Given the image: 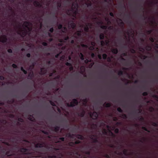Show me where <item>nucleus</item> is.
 Masks as SVG:
<instances>
[{
  "instance_id": "1",
  "label": "nucleus",
  "mask_w": 158,
  "mask_h": 158,
  "mask_svg": "<svg viewBox=\"0 0 158 158\" xmlns=\"http://www.w3.org/2000/svg\"><path fill=\"white\" fill-rule=\"evenodd\" d=\"M18 29V33L22 36H24L26 33L31 30V25L28 22H24L23 25L17 26Z\"/></svg>"
},
{
  "instance_id": "2",
  "label": "nucleus",
  "mask_w": 158,
  "mask_h": 158,
  "mask_svg": "<svg viewBox=\"0 0 158 158\" xmlns=\"http://www.w3.org/2000/svg\"><path fill=\"white\" fill-rule=\"evenodd\" d=\"M77 2H75L73 3L72 7V9L71 10V12L69 14L73 15V17H75L77 12Z\"/></svg>"
},
{
  "instance_id": "3",
  "label": "nucleus",
  "mask_w": 158,
  "mask_h": 158,
  "mask_svg": "<svg viewBox=\"0 0 158 158\" xmlns=\"http://www.w3.org/2000/svg\"><path fill=\"white\" fill-rule=\"evenodd\" d=\"M130 31L127 30L124 33V35L126 39L127 40H130L131 38H133L134 35L133 33H131L130 34Z\"/></svg>"
},
{
  "instance_id": "4",
  "label": "nucleus",
  "mask_w": 158,
  "mask_h": 158,
  "mask_svg": "<svg viewBox=\"0 0 158 158\" xmlns=\"http://www.w3.org/2000/svg\"><path fill=\"white\" fill-rule=\"evenodd\" d=\"M91 24H88L86 25V26L85 27L83 25H81L80 26L81 27L84 28V30L86 31H88L89 28H91Z\"/></svg>"
},
{
  "instance_id": "5",
  "label": "nucleus",
  "mask_w": 158,
  "mask_h": 158,
  "mask_svg": "<svg viewBox=\"0 0 158 158\" xmlns=\"http://www.w3.org/2000/svg\"><path fill=\"white\" fill-rule=\"evenodd\" d=\"M107 128L108 129L107 131H105V130H104L103 133H105V134H108V132L109 133V134L110 135H113V133L111 132V129L110 128V127L108 126H106Z\"/></svg>"
},
{
  "instance_id": "6",
  "label": "nucleus",
  "mask_w": 158,
  "mask_h": 158,
  "mask_svg": "<svg viewBox=\"0 0 158 158\" xmlns=\"http://www.w3.org/2000/svg\"><path fill=\"white\" fill-rule=\"evenodd\" d=\"M77 103V102L76 99H73L70 103V105L69 104H67L68 106H73L76 105Z\"/></svg>"
},
{
  "instance_id": "7",
  "label": "nucleus",
  "mask_w": 158,
  "mask_h": 158,
  "mask_svg": "<svg viewBox=\"0 0 158 158\" xmlns=\"http://www.w3.org/2000/svg\"><path fill=\"white\" fill-rule=\"evenodd\" d=\"M89 114L90 117L93 119H96L98 116V114L95 112H93L92 114L91 113Z\"/></svg>"
},
{
  "instance_id": "8",
  "label": "nucleus",
  "mask_w": 158,
  "mask_h": 158,
  "mask_svg": "<svg viewBox=\"0 0 158 158\" xmlns=\"http://www.w3.org/2000/svg\"><path fill=\"white\" fill-rule=\"evenodd\" d=\"M149 21L150 22V24L153 26L156 25V24L155 19L154 17L152 18L151 19H150Z\"/></svg>"
},
{
  "instance_id": "9",
  "label": "nucleus",
  "mask_w": 158,
  "mask_h": 158,
  "mask_svg": "<svg viewBox=\"0 0 158 158\" xmlns=\"http://www.w3.org/2000/svg\"><path fill=\"white\" fill-rule=\"evenodd\" d=\"M6 40V37L5 35H2L0 37V41L5 43Z\"/></svg>"
},
{
  "instance_id": "10",
  "label": "nucleus",
  "mask_w": 158,
  "mask_h": 158,
  "mask_svg": "<svg viewBox=\"0 0 158 158\" xmlns=\"http://www.w3.org/2000/svg\"><path fill=\"white\" fill-rule=\"evenodd\" d=\"M69 27L73 28L75 27V24L73 23V21H71L69 23Z\"/></svg>"
},
{
  "instance_id": "11",
  "label": "nucleus",
  "mask_w": 158,
  "mask_h": 158,
  "mask_svg": "<svg viewBox=\"0 0 158 158\" xmlns=\"http://www.w3.org/2000/svg\"><path fill=\"white\" fill-rule=\"evenodd\" d=\"M149 3L151 4L158 5V0H148Z\"/></svg>"
},
{
  "instance_id": "12",
  "label": "nucleus",
  "mask_w": 158,
  "mask_h": 158,
  "mask_svg": "<svg viewBox=\"0 0 158 158\" xmlns=\"http://www.w3.org/2000/svg\"><path fill=\"white\" fill-rule=\"evenodd\" d=\"M81 31H77L74 34V37L75 38H77L80 35Z\"/></svg>"
},
{
  "instance_id": "13",
  "label": "nucleus",
  "mask_w": 158,
  "mask_h": 158,
  "mask_svg": "<svg viewBox=\"0 0 158 158\" xmlns=\"http://www.w3.org/2000/svg\"><path fill=\"white\" fill-rule=\"evenodd\" d=\"M34 5L36 6H39V7L42 6L41 4L39 2H38L37 1H35L34 2Z\"/></svg>"
},
{
  "instance_id": "14",
  "label": "nucleus",
  "mask_w": 158,
  "mask_h": 158,
  "mask_svg": "<svg viewBox=\"0 0 158 158\" xmlns=\"http://www.w3.org/2000/svg\"><path fill=\"white\" fill-rule=\"evenodd\" d=\"M109 42V41L108 40H106L105 41V42H104L103 41H101V44L102 45H104L105 44L106 45H107L108 43Z\"/></svg>"
},
{
  "instance_id": "15",
  "label": "nucleus",
  "mask_w": 158,
  "mask_h": 158,
  "mask_svg": "<svg viewBox=\"0 0 158 158\" xmlns=\"http://www.w3.org/2000/svg\"><path fill=\"white\" fill-rule=\"evenodd\" d=\"M43 146V144H40V143H38L36 145L35 147L37 148L39 147L40 148L42 147Z\"/></svg>"
},
{
  "instance_id": "16",
  "label": "nucleus",
  "mask_w": 158,
  "mask_h": 158,
  "mask_svg": "<svg viewBox=\"0 0 158 158\" xmlns=\"http://www.w3.org/2000/svg\"><path fill=\"white\" fill-rule=\"evenodd\" d=\"M112 52L116 54L117 53L118 51L117 49H113L112 50Z\"/></svg>"
},
{
  "instance_id": "17",
  "label": "nucleus",
  "mask_w": 158,
  "mask_h": 158,
  "mask_svg": "<svg viewBox=\"0 0 158 158\" xmlns=\"http://www.w3.org/2000/svg\"><path fill=\"white\" fill-rule=\"evenodd\" d=\"M104 35L103 34H101L100 35V39H103L104 38Z\"/></svg>"
},
{
  "instance_id": "18",
  "label": "nucleus",
  "mask_w": 158,
  "mask_h": 158,
  "mask_svg": "<svg viewBox=\"0 0 158 158\" xmlns=\"http://www.w3.org/2000/svg\"><path fill=\"white\" fill-rule=\"evenodd\" d=\"M84 114H85V112L84 111H83L81 113V114H79V115L80 116L83 117L84 116Z\"/></svg>"
},
{
  "instance_id": "19",
  "label": "nucleus",
  "mask_w": 158,
  "mask_h": 158,
  "mask_svg": "<svg viewBox=\"0 0 158 158\" xmlns=\"http://www.w3.org/2000/svg\"><path fill=\"white\" fill-rule=\"evenodd\" d=\"M21 69L22 71H23L24 74H26L27 73V71L25 70L23 67H21Z\"/></svg>"
},
{
  "instance_id": "20",
  "label": "nucleus",
  "mask_w": 158,
  "mask_h": 158,
  "mask_svg": "<svg viewBox=\"0 0 158 158\" xmlns=\"http://www.w3.org/2000/svg\"><path fill=\"white\" fill-rule=\"evenodd\" d=\"M80 58L82 60H84L83 56V54L81 53H80Z\"/></svg>"
},
{
  "instance_id": "21",
  "label": "nucleus",
  "mask_w": 158,
  "mask_h": 158,
  "mask_svg": "<svg viewBox=\"0 0 158 158\" xmlns=\"http://www.w3.org/2000/svg\"><path fill=\"white\" fill-rule=\"evenodd\" d=\"M105 19V20H106V21L107 22V23H108V24H109V23H110V22L109 21V19L108 18H106Z\"/></svg>"
},
{
  "instance_id": "22",
  "label": "nucleus",
  "mask_w": 158,
  "mask_h": 158,
  "mask_svg": "<svg viewBox=\"0 0 158 158\" xmlns=\"http://www.w3.org/2000/svg\"><path fill=\"white\" fill-rule=\"evenodd\" d=\"M119 20V25L120 26H123V23L122 22V20H120V19Z\"/></svg>"
},
{
  "instance_id": "23",
  "label": "nucleus",
  "mask_w": 158,
  "mask_h": 158,
  "mask_svg": "<svg viewBox=\"0 0 158 158\" xmlns=\"http://www.w3.org/2000/svg\"><path fill=\"white\" fill-rule=\"evenodd\" d=\"M151 47L150 46H148L147 47H146V50H150L151 49Z\"/></svg>"
},
{
  "instance_id": "24",
  "label": "nucleus",
  "mask_w": 158,
  "mask_h": 158,
  "mask_svg": "<svg viewBox=\"0 0 158 158\" xmlns=\"http://www.w3.org/2000/svg\"><path fill=\"white\" fill-rule=\"evenodd\" d=\"M26 149L23 148L21 149V151L23 152H26Z\"/></svg>"
},
{
  "instance_id": "25",
  "label": "nucleus",
  "mask_w": 158,
  "mask_h": 158,
  "mask_svg": "<svg viewBox=\"0 0 158 158\" xmlns=\"http://www.w3.org/2000/svg\"><path fill=\"white\" fill-rule=\"evenodd\" d=\"M106 56H107L105 54H103L102 55L103 58V59H104L106 58Z\"/></svg>"
},
{
  "instance_id": "26",
  "label": "nucleus",
  "mask_w": 158,
  "mask_h": 158,
  "mask_svg": "<svg viewBox=\"0 0 158 158\" xmlns=\"http://www.w3.org/2000/svg\"><path fill=\"white\" fill-rule=\"evenodd\" d=\"M101 28L103 29H106L107 28V27L105 26H102L101 27Z\"/></svg>"
},
{
  "instance_id": "27",
  "label": "nucleus",
  "mask_w": 158,
  "mask_h": 158,
  "mask_svg": "<svg viewBox=\"0 0 158 158\" xmlns=\"http://www.w3.org/2000/svg\"><path fill=\"white\" fill-rule=\"evenodd\" d=\"M77 138L80 139H82V136L81 135H78L77 136Z\"/></svg>"
},
{
  "instance_id": "28",
  "label": "nucleus",
  "mask_w": 158,
  "mask_h": 158,
  "mask_svg": "<svg viewBox=\"0 0 158 158\" xmlns=\"http://www.w3.org/2000/svg\"><path fill=\"white\" fill-rule=\"evenodd\" d=\"M123 74V72L122 71H119L118 73V74L119 75H122Z\"/></svg>"
},
{
  "instance_id": "29",
  "label": "nucleus",
  "mask_w": 158,
  "mask_h": 158,
  "mask_svg": "<svg viewBox=\"0 0 158 158\" xmlns=\"http://www.w3.org/2000/svg\"><path fill=\"white\" fill-rule=\"evenodd\" d=\"M117 110H118V111H119V112H121L122 111V110L120 108H118L117 109Z\"/></svg>"
},
{
  "instance_id": "30",
  "label": "nucleus",
  "mask_w": 158,
  "mask_h": 158,
  "mask_svg": "<svg viewBox=\"0 0 158 158\" xmlns=\"http://www.w3.org/2000/svg\"><path fill=\"white\" fill-rule=\"evenodd\" d=\"M81 46L82 47H83L87 48V47H88L87 45H84V44H81Z\"/></svg>"
},
{
  "instance_id": "31",
  "label": "nucleus",
  "mask_w": 158,
  "mask_h": 158,
  "mask_svg": "<svg viewBox=\"0 0 158 158\" xmlns=\"http://www.w3.org/2000/svg\"><path fill=\"white\" fill-rule=\"evenodd\" d=\"M67 30V28L65 27H64V29L62 30V31L63 32H64L65 31Z\"/></svg>"
},
{
  "instance_id": "32",
  "label": "nucleus",
  "mask_w": 158,
  "mask_h": 158,
  "mask_svg": "<svg viewBox=\"0 0 158 158\" xmlns=\"http://www.w3.org/2000/svg\"><path fill=\"white\" fill-rule=\"evenodd\" d=\"M50 102L52 106H55V104L54 102Z\"/></svg>"
},
{
  "instance_id": "33",
  "label": "nucleus",
  "mask_w": 158,
  "mask_h": 158,
  "mask_svg": "<svg viewBox=\"0 0 158 158\" xmlns=\"http://www.w3.org/2000/svg\"><path fill=\"white\" fill-rule=\"evenodd\" d=\"M114 131L116 133H117L118 131V129H116L114 130Z\"/></svg>"
},
{
  "instance_id": "34",
  "label": "nucleus",
  "mask_w": 158,
  "mask_h": 158,
  "mask_svg": "<svg viewBox=\"0 0 158 158\" xmlns=\"http://www.w3.org/2000/svg\"><path fill=\"white\" fill-rule=\"evenodd\" d=\"M62 26L61 25H60V24L59 25L58 27V29H61L62 28Z\"/></svg>"
},
{
  "instance_id": "35",
  "label": "nucleus",
  "mask_w": 158,
  "mask_h": 158,
  "mask_svg": "<svg viewBox=\"0 0 158 158\" xmlns=\"http://www.w3.org/2000/svg\"><path fill=\"white\" fill-rule=\"evenodd\" d=\"M110 105L109 103H107L106 104V106L107 107H110Z\"/></svg>"
},
{
  "instance_id": "36",
  "label": "nucleus",
  "mask_w": 158,
  "mask_h": 158,
  "mask_svg": "<svg viewBox=\"0 0 158 158\" xmlns=\"http://www.w3.org/2000/svg\"><path fill=\"white\" fill-rule=\"evenodd\" d=\"M126 115H125L124 114V115H122V117L123 118H126Z\"/></svg>"
},
{
  "instance_id": "37",
  "label": "nucleus",
  "mask_w": 158,
  "mask_h": 158,
  "mask_svg": "<svg viewBox=\"0 0 158 158\" xmlns=\"http://www.w3.org/2000/svg\"><path fill=\"white\" fill-rule=\"evenodd\" d=\"M42 44L44 46H46L47 45V43L45 42H43Z\"/></svg>"
},
{
  "instance_id": "38",
  "label": "nucleus",
  "mask_w": 158,
  "mask_h": 158,
  "mask_svg": "<svg viewBox=\"0 0 158 158\" xmlns=\"http://www.w3.org/2000/svg\"><path fill=\"white\" fill-rule=\"evenodd\" d=\"M19 121L20 122H23V120L22 119V118H19L18 119Z\"/></svg>"
},
{
  "instance_id": "39",
  "label": "nucleus",
  "mask_w": 158,
  "mask_h": 158,
  "mask_svg": "<svg viewBox=\"0 0 158 158\" xmlns=\"http://www.w3.org/2000/svg\"><path fill=\"white\" fill-rule=\"evenodd\" d=\"M8 52L9 53L12 52V50L11 49H9L8 50Z\"/></svg>"
},
{
  "instance_id": "40",
  "label": "nucleus",
  "mask_w": 158,
  "mask_h": 158,
  "mask_svg": "<svg viewBox=\"0 0 158 158\" xmlns=\"http://www.w3.org/2000/svg\"><path fill=\"white\" fill-rule=\"evenodd\" d=\"M144 50V49L143 48H140L139 49V50L140 51H141L142 52H143Z\"/></svg>"
},
{
  "instance_id": "41",
  "label": "nucleus",
  "mask_w": 158,
  "mask_h": 158,
  "mask_svg": "<svg viewBox=\"0 0 158 158\" xmlns=\"http://www.w3.org/2000/svg\"><path fill=\"white\" fill-rule=\"evenodd\" d=\"M89 48L90 50H92L94 49L93 46L90 47Z\"/></svg>"
},
{
  "instance_id": "42",
  "label": "nucleus",
  "mask_w": 158,
  "mask_h": 158,
  "mask_svg": "<svg viewBox=\"0 0 158 158\" xmlns=\"http://www.w3.org/2000/svg\"><path fill=\"white\" fill-rule=\"evenodd\" d=\"M33 73H30L28 77H30V76H31L33 75Z\"/></svg>"
},
{
  "instance_id": "43",
  "label": "nucleus",
  "mask_w": 158,
  "mask_h": 158,
  "mask_svg": "<svg viewBox=\"0 0 158 158\" xmlns=\"http://www.w3.org/2000/svg\"><path fill=\"white\" fill-rule=\"evenodd\" d=\"M12 66L14 68H15L17 67L16 65L15 64H13L12 65Z\"/></svg>"
},
{
  "instance_id": "44",
  "label": "nucleus",
  "mask_w": 158,
  "mask_h": 158,
  "mask_svg": "<svg viewBox=\"0 0 158 158\" xmlns=\"http://www.w3.org/2000/svg\"><path fill=\"white\" fill-rule=\"evenodd\" d=\"M143 96H146L147 94L146 92H144L143 94Z\"/></svg>"
},
{
  "instance_id": "45",
  "label": "nucleus",
  "mask_w": 158,
  "mask_h": 158,
  "mask_svg": "<svg viewBox=\"0 0 158 158\" xmlns=\"http://www.w3.org/2000/svg\"><path fill=\"white\" fill-rule=\"evenodd\" d=\"M4 79V78L3 76H0V79L3 80Z\"/></svg>"
},
{
  "instance_id": "46",
  "label": "nucleus",
  "mask_w": 158,
  "mask_h": 158,
  "mask_svg": "<svg viewBox=\"0 0 158 158\" xmlns=\"http://www.w3.org/2000/svg\"><path fill=\"white\" fill-rule=\"evenodd\" d=\"M53 28H51L50 29V31L51 32H52L53 31Z\"/></svg>"
},
{
  "instance_id": "47",
  "label": "nucleus",
  "mask_w": 158,
  "mask_h": 158,
  "mask_svg": "<svg viewBox=\"0 0 158 158\" xmlns=\"http://www.w3.org/2000/svg\"><path fill=\"white\" fill-rule=\"evenodd\" d=\"M95 43L94 42L91 43V45L92 46H94L95 45Z\"/></svg>"
},
{
  "instance_id": "48",
  "label": "nucleus",
  "mask_w": 158,
  "mask_h": 158,
  "mask_svg": "<svg viewBox=\"0 0 158 158\" xmlns=\"http://www.w3.org/2000/svg\"><path fill=\"white\" fill-rule=\"evenodd\" d=\"M81 69H83L84 71V70H85V68H84V67H83V66H82V67H81Z\"/></svg>"
},
{
  "instance_id": "49",
  "label": "nucleus",
  "mask_w": 158,
  "mask_h": 158,
  "mask_svg": "<svg viewBox=\"0 0 158 158\" xmlns=\"http://www.w3.org/2000/svg\"><path fill=\"white\" fill-rule=\"evenodd\" d=\"M150 40L152 42L154 41V40L152 38H150Z\"/></svg>"
},
{
  "instance_id": "50",
  "label": "nucleus",
  "mask_w": 158,
  "mask_h": 158,
  "mask_svg": "<svg viewBox=\"0 0 158 158\" xmlns=\"http://www.w3.org/2000/svg\"><path fill=\"white\" fill-rule=\"evenodd\" d=\"M27 57H29L30 56V54H29V53H28V54H27Z\"/></svg>"
},
{
  "instance_id": "51",
  "label": "nucleus",
  "mask_w": 158,
  "mask_h": 158,
  "mask_svg": "<svg viewBox=\"0 0 158 158\" xmlns=\"http://www.w3.org/2000/svg\"><path fill=\"white\" fill-rule=\"evenodd\" d=\"M66 64L67 65H70V64L69 63L67 62L66 63Z\"/></svg>"
},
{
  "instance_id": "52",
  "label": "nucleus",
  "mask_w": 158,
  "mask_h": 158,
  "mask_svg": "<svg viewBox=\"0 0 158 158\" xmlns=\"http://www.w3.org/2000/svg\"><path fill=\"white\" fill-rule=\"evenodd\" d=\"M59 41L60 42H63V40H59Z\"/></svg>"
},
{
  "instance_id": "53",
  "label": "nucleus",
  "mask_w": 158,
  "mask_h": 158,
  "mask_svg": "<svg viewBox=\"0 0 158 158\" xmlns=\"http://www.w3.org/2000/svg\"><path fill=\"white\" fill-rule=\"evenodd\" d=\"M131 52L132 53H134L135 52V51L133 50V49H132L131 50Z\"/></svg>"
},
{
  "instance_id": "54",
  "label": "nucleus",
  "mask_w": 158,
  "mask_h": 158,
  "mask_svg": "<svg viewBox=\"0 0 158 158\" xmlns=\"http://www.w3.org/2000/svg\"><path fill=\"white\" fill-rule=\"evenodd\" d=\"M60 139L62 141H63L64 140V138H61Z\"/></svg>"
},
{
  "instance_id": "55",
  "label": "nucleus",
  "mask_w": 158,
  "mask_h": 158,
  "mask_svg": "<svg viewBox=\"0 0 158 158\" xmlns=\"http://www.w3.org/2000/svg\"><path fill=\"white\" fill-rule=\"evenodd\" d=\"M68 39H69L68 37H67L65 38L64 40H67Z\"/></svg>"
},
{
  "instance_id": "56",
  "label": "nucleus",
  "mask_w": 158,
  "mask_h": 158,
  "mask_svg": "<svg viewBox=\"0 0 158 158\" xmlns=\"http://www.w3.org/2000/svg\"><path fill=\"white\" fill-rule=\"evenodd\" d=\"M98 57L100 59H101V56L100 55H98Z\"/></svg>"
},
{
  "instance_id": "57",
  "label": "nucleus",
  "mask_w": 158,
  "mask_h": 158,
  "mask_svg": "<svg viewBox=\"0 0 158 158\" xmlns=\"http://www.w3.org/2000/svg\"><path fill=\"white\" fill-rule=\"evenodd\" d=\"M94 53H92V54H91V56H92V57H94Z\"/></svg>"
},
{
  "instance_id": "58",
  "label": "nucleus",
  "mask_w": 158,
  "mask_h": 158,
  "mask_svg": "<svg viewBox=\"0 0 158 158\" xmlns=\"http://www.w3.org/2000/svg\"><path fill=\"white\" fill-rule=\"evenodd\" d=\"M69 69L70 70H72L73 69V67H70V68H69Z\"/></svg>"
},
{
  "instance_id": "59",
  "label": "nucleus",
  "mask_w": 158,
  "mask_h": 158,
  "mask_svg": "<svg viewBox=\"0 0 158 158\" xmlns=\"http://www.w3.org/2000/svg\"><path fill=\"white\" fill-rule=\"evenodd\" d=\"M110 16H113V13H110Z\"/></svg>"
},
{
  "instance_id": "60",
  "label": "nucleus",
  "mask_w": 158,
  "mask_h": 158,
  "mask_svg": "<svg viewBox=\"0 0 158 158\" xmlns=\"http://www.w3.org/2000/svg\"><path fill=\"white\" fill-rule=\"evenodd\" d=\"M59 55V54H57L55 56L57 58L58 56Z\"/></svg>"
},
{
  "instance_id": "61",
  "label": "nucleus",
  "mask_w": 158,
  "mask_h": 158,
  "mask_svg": "<svg viewBox=\"0 0 158 158\" xmlns=\"http://www.w3.org/2000/svg\"><path fill=\"white\" fill-rule=\"evenodd\" d=\"M88 61L87 60H85V62L86 63H88Z\"/></svg>"
},
{
  "instance_id": "62",
  "label": "nucleus",
  "mask_w": 158,
  "mask_h": 158,
  "mask_svg": "<svg viewBox=\"0 0 158 158\" xmlns=\"http://www.w3.org/2000/svg\"><path fill=\"white\" fill-rule=\"evenodd\" d=\"M107 61H110V58H108L107 59Z\"/></svg>"
},
{
  "instance_id": "63",
  "label": "nucleus",
  "mask_w": 158,
  "mask_h": 158,
  "mask_svg": "<svg viewBox=\"0 0 158 158\" xmlns=\"http://www.w3.org/2000/svg\"><path fill=\"white\" fill-rule=\"evenodd\" d=\"M42 24L41 23H40V28H41V27H42Z\"/></svg>"
},
{
  "instance_id": "64",
  "label": "nucleus",
  "mask_w": 158,
  "mask_h": 158,
  "mask_svg": "<svg viewBox=\"0 0 158 158\" xmlns=\"http://www.w3.org/2000/svg\"><path fill=\"white\" fill-rule=\"evenodd\" d=\"M142 128L143 129L146 131V129L144 127H143Z\"/></svg>"
}]
</instances>
